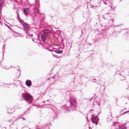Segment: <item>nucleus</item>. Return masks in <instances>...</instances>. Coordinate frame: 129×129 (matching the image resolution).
<instances>
[{
    "mask_svg": "<svg viewBox=\"0 0 129 129\" xmlns=\"http://www.w3.org/2000/svg\"><path fill=\"white\" fill-rule=\"evenodd\" d=\"M77 102L76 100L73 98H70L68 100L67 104L63 105L61 108L69 112L71 110H78L77 107Z\"/></svg>",
    "mask_w": 129,
    "mask_h": 129,
    "instance_id": "nucleus-1",
    "label": "nucleus"
},
{
    "mask_svg": "<svg viewBox=\"0 0 129 129\" xmlns=\"http://www.w3.org/2000/svg\"><path fill=\"white\" fill-rule=\"evenodd\" d=\"M22 96L24 99L29 104L32 103L33 99L32 96L30 94L25 93H22Z\"/></svg>",
    "mask_w": 129,
    "mask_h": 129,
    "instance_id": "nucleus-2",
    "label": "nucleus"
},
{
    "mask_svg": "<svg viewBox=\"0 0 129 129\" xmlns=\"http://www.w3.org/2000/svg\"><path fill=\"white\" fill-rule=\"evenodd\" d=\"M18 10H17L16 12V13L17 15V18L18 20L21 25L23 26V27H24L25 28V29L27 30L28 29V27H29V25L27 23L25 22L23 20L20 18L18 12Z\"/></svg>",
    "mask_w": 129,
    "mask_h": 129,
    "instance_id": "nucleus-3",
    "label": "nucleus"
},
{
    "mask_svg": "<svg viewBox=\"0 0 129 129\" xmlns=\"http://www.w3.org/2000/svg\"><path fill=\"white\" fill-rule=\"evenodd\" d=\"M91 118L90 119L91 121L94 123H95L96 125L98 123L99 119L98 118L97 115L94 116V114H92L91 115Z\"/></svg>",
    "mask_w": 129,
    "mask_h": 129,
    "instance_id": "nucleus-4",
    "label": "nucleus"
},
{
    "mask_svg": "<svg viewBox=\"0 0 129 129\" xmlns=\"http://www.w3.org/2000/svg\"><path fill=\"white\" fill-rule=\"evenodd\" d=\"M48 34H45L44 33L43 34H42L41 36V38L42 41L43 42H44L45 41L47 37H48Z\"/></svg>",
    "mask_w": 129,
    "mask_h": 129,
    "instance_id": "nucleus-5",
    "label": "nucleus"
},
{
    "mask_svg": "<svg viewBox=\"0 0 129 129\" xmlns=\"http://www.w3.org/2000/svg\"><path fill=\"white\" fill-rule=\"evenodd\" d=\"M24 27L23 30H24V31H25V33L26 34H27L28 36L29 37H32V36H33V35L32 34H29L28 33V32L29 31V29L30 28V27L29 25V27H28V29L27 30H27L26 29H25V28H24V27Z\"/></svg>",
    "mask_w": 129,
    "mask_h": 129,
    "instance_id": "nucleus-6",
    "label": "nucleus"
},
{
    "mask_svg": "<svg viewBox=\"0 0 129 129\" xmlns=\"http://www.w3.org/2000/svg\"><path fill=\"white\" fill-rule=\"evenodd\" d=\"M109 14V13H106L104 15H103V17L106 20H109L111 18V17L108 15Z\"/></svg>",
    "mask_w": 129,
    "mask_h": 129,
    "instance_id": "nucleus-7",
    "label": "nucleus"
},
{
    "mask_svg": "<svg viewBox=\"0 0 129 129\" xmlns=\"http://www.w3.org/2000/svg\"><path fill=\"white\" fill-rule=\"evenodd\" d=\"M50 28H46L44 29V33L45 34H48L51 32Z\"/></svg>",
    "mask_w": 129,
    "mask_h": 129,
    "instance_id": "nucleus-8",
    "label": "nucleus"
},
{
    "mask_svg": "<svg viewBox=\"0 0 129 129\" xmlns=\"http://www.w3.org/2000/svg\"><path fill=\"white\" fill-rule=\"evenodd\" d=\"M31 82L30 80H27L26 81L25 84L29 87H30L31 86Z\"/></svg>",
    "mask_w": 129,
    "mask_h": 129,
    "instance_id": "nucleus-9",
    "label": "nucleus"
},
{
    "mask_svg": "<svg viewBox=\"0 0 129 129\" xmlns=\"http://www.w3.org/2000/svg\"><path fill=\"white\" fill-rule=\"evenodd\" d=\"M9 127L12 129H17V125L16 124H12L10 125Z\"/></svg>",
    "mask_w": 129,
    "mask_h": 129,
    "instance_id": "nucleus-10",
    "label": "nucleus"
},
{
    "mask_svg": "<svg viewBox=\"0 0 129 129\" xmlns=\"http://www.w3.org/2000/svg\"><path fill=\"white\" fill-rule=\"evenodd\" d=\"M124 38L127 40H129V34L128 32L125 33L124 35Z\"/></svg>",
    "mask_w": 129,
    "mask_h": 129,
    "instance_id": "nucleus-11",
    "label": "nucleus"
},
{
    "mask_svg": "<svg viewBox=\"0 0 129 129\" xmlns=\"http://www.w3.org/2000/svg\"><path fill=\"white\" fill-rule=\"evenodd\" d=\"M29 10L27 9H24L23 11L25 15H27L29 12Z\"/></svg>",
    "mask_w": 129,
    "mask_h": 129,
    "instance_id": "nucleus-12",
    "label": "nucleus"
},
{
    "mask_svg": "<svg viewBox=\"0 0 129 129\" xmlns=\"http://www.w3.org/2000/svg\"><path fill=\"white\" fill-rule=\"evenodd\" d=\"M67 49L70 50L72 47V43L71 42L68 43H67Z\"/></svg>",
    "mask_w": 129,
    "mask_h": 129,
    "instance_id": "nucleus-13",
    "label": "nucleus"
},
{
    "mask_svg": "<svg viewBox=\"0 0 129 129\" xmlns=\"http://www.w3.org/2000/svg\"><path fill=\"white\" fill-rule=\"evenodd\" d=\"M53 51H54L55 53L57 54H61L62 53L63 51L62 50H57L56 49L55 50H53Z\"/></svg>",
    "mask_w": 129,
    "mask_h": 129,
    "instance_id": "nucleus-14",
    "label": "nucleus"
},
{
    "mask_svg": "<svg viewBox=\"0 0 129 129\" xmlns=\"http://www.w3.org/2000/svg\"><path fill=\"white\" fill-rule=\"evenodd\" d=\"M40 12V10L38 9H36L34 10V13L36 14H38Z\"/></svg>",
    "mask_w": 129,
    "mask_h": 129,
    "instance_id": "nucleus-15",
    "label": "nucleus"
},
{
    "mask_svg": "<svg viewBox=\"0 0 129 129\" xmlns=\"http://www.w3.org/2000/svg\"><path fill=\"white\" fill-rule=\"evenodd\" d=\"M119 31H117L115 32V33H114V36L115 37H116L118 36V34L119 33Z\"/></svg>",
    "mask_w": 129,
    "mask_h": 129,
    "instance_id": "nucleus-16",
    "label": "nucleus"
},
{
    "mask_svg": "<svg viewBox=\"0 0 129 129\" xmlns=\"http://www.w3.org/2000/svg\"><path fill=\"white\" fill-rule=\"evenodd\" d=\"M109 20L110 21L108 22L109 23L111 24H112L113 23L114 20L113 19H111V18Z\"/></svg>",
    "mask_w": 129,
    "mask_h": 129,
    "instance_id": "nucleus-17",
    "label": "nucleus"
},
{
    "mask_svg": "<svg viewBox=\"0 0 129 129\" xmlns=\"http://www.w3.org/2000/svg\"><path fill=\"white\" fill-rule=\"evenodd\" d=\"M125 127L123 125H121L119 126V129H126Z\"/></svg>",
    "mask_w": 129,
    "mask_h": 129,
    "instance_id": "nucleus-18",
    "label": "nucleus"
},
{
    "mask_svg": "<svg viewBox=\"0 0 129 129\" xmlns=\"http://www.w3.org/2000/svg\"><path fill=\"white\" fill-rule=\"evenodd\" d=\"M47 126V124H43L42 126V128H41L42 129H44Z\"/></svg>",
    "mask_w": 129,
    "mask_h": 129,
    "instance_id": "nucleus-19",
    "label": "nucleus"
},
{
    "mask_svg": "<svg viewBox=\"0 0 129 129\" xmlns=\"http://www.w3.org/2000/svg\"><path fill=\"white\" fill-rule=\"evenodd\" d=\"M126 67H127L126 68V69H124V70L125 71L126 70H127V69H129V62H128L127 63H126Z\"/></svg>",
    "mask_w": 129,
    "mask_h": 129,
    "instance_id": "nucleus-20",
    "label": "nucleus"
},
{
    "mask_svg": "<svg viewBox=\"0 0 129 129\" xmlns=\"http://www.w3.org/2000/svg\"><path fill=\"white\" fill-rule=\"evenodd\" d=\"M4 3V0H0V5H2Z\"/></svg>",
    "mask_w": 129,
    "mask_h": 129,
    "instance_id": "nucleus-21",
    "label": "nucleus"
},
{
    "mask_svg": "<svg viewBox=\"0 0 129 129\" xmlns=\"http://www.w3.org/2000/svg\"><path fill=\"white\" fill-rule=\"evenodd\" d=\"M101 65L102 66H104L105 65V63L104 62V61L102 62L101 63Z\"/></svg>",
    "mask_w": 129,
    "mask_h": 129,
    "instance_id": "nucleus-22",
    "label": "nucleus"
},
{
    "mask_svg": "<svg viewBox=\"0 0 129 129\" xmlns=\"http://www.w3.org/2000/svg\"><path fill=\"white\" fill-rule=\"evenodd\" d=\"M5 24L6 25V26H7L8 27V28H9V29H10V30H12V29L11 28H10V27L9 26V25H7L6 24Z\"/></svg>",
    "mask_w": 129,
    "mask_h": 129,
    "instance_id": "nucleus-23",
    "label": "nucleus"
},
{
    "mask_svg": "<svg viewBox=\"0 0 129 129\" xmlns=\"http://www.w3.org/2000/svg\"><path fill=\"white\" fill-rule=\"evenodd\" d=\"M61 46L62 47L64 48V43L62 42H61Z\"/></svg>",
    "mask_w": 129,
    "mask_h": 129,
    "instance_id": "nucleus-24",
    "label": "nucleus"
},
{
    "mask_svg": "<svg viewBox=\"0 0 129 129\" xmlns=\"http://www.w3.org/2000/svg\"><path fill=\"white\" fill-rule=\"evenodd\" d=\"M111 119H110L108 118H107V120L108 122H110V121Z\"/></svg>",
    "mask_w": 129,
    "mask_h": 129,
    "instance_id": "nucleus-25",
    "label": "nucleus"
},
{
    "mask_svg": "<svg viewBox=\"0 0 129 129\" xmlns=\"http://www.w3.org/2000/svg\"><path fill=\"white\" fill-rule=\"evenodd\" d=\"M44 47H45V49H47L48 50H49V51H52V50L50 49H47V48H46V47L44 46Z\"/></svg>",
    "mask_w": 129,
    "mask_h": 129,
    "instance_id": "nucleus-26",
    "label": "nucleus"
},
{
    "mask_svg": "<svg viewBox=\"0 0 129 129\" xmlns=\"http://www.w3.org/2000/svg\"><path fill=\"white\" fill-rule=\"evenodd\" d=\"M121 78H122V79H121V80L122 81L123 80V78H124V77L123 76H121Z\"/></svg>",
    "mask_w": 129,
    "mask_h": 129,
    "instance_id": "nucleus-27",
    "label": "nucleus"
},
{
    "mask_svg": "<svg viewBox=\"0 0 129 129\" xmlns=\"http://www.w3.org/2000/svg\"><path fill=\"white\" fill-rule=\"evenodd\" d=\"M20 72H19V75H17L16 76V78H18L19 77V76H20Z\"/></svg>",
    "mask_w": 129,
    "mask_h": 129,
    "instance_id": "nucleus-28",
    "label": "nucleus"
},
{
    "mask_svg": "<svg viewBox=\"0 0 129 129\" xmlns=\"http://www.w3.org/2000/svg\"><path fill=\"white\" fill-rule=\"evenodd\" d=\"M5 47V45L4 44L3 46V50L4 51Z\"/></svg>",
    "mask_w": 129,
    "mask_h": 129,
    "instance_id": "nucleus-29",
    "label": "nucleus"
},
{
    "mask_svg": "<svg viewBox=\"0 0 129 129\" xmlns=\"http://www.w3.org/2000/svg\"><path fill=\"white\" fill-rule=\"evenodd\" d=\"M84 86L85 87H87L88 86V85H86V84H85Z\"/></svg>",
    "mask_w": 129,
    "mask_h": 129,
    "instance_id": "nucleus-30",
    "label": "nucleus"
},
{
    "mask_svg": "<svg viewBox=\"0 0 129 129\" xmlns=\"http://www.w3.org/2000/svg\"><path fill=\"white\" fill-rule=\"evenodd\" d=\"M129 112V111H125L124 112V113L125 114H126V113H128V112Z\"/></svg>",
    "mask_w": 129,
    "mask_h": 129,
    "instance_id": "nucleus-31",
    "label": "nucleus"
},
{
    "mask_svg": "<svg viewBox=\"0 0 129 129\" xmlns=\"http://www.w3.org/2000/svg\"><path fill=\"white\" fill-rule=\"evenodd\" d=\"M12 30V31H13V32H14V33H16V34H19V33H18L16 32L15 31H13V30Z\"/></svg>",
    "mask_w": 129,
    "mask_h": 129,
    "instance_id": "nucleus-32",
    "label": "nucleus"
},
{
    "mask_svg": "<svg viewBox=\"0 0 129 129\" xmlns=\"http://www.w3.org/2000/svg\"><path fill=\"white\" fill-rule=\"evenodd\" d=\"M111 8L113 9V12H115V10H114V9H113V8H112V6H111Z\"/></svg>",
    "mask_w": 129,
    "mask_h": 129,
    "instance_id": "nucleus-33",
    "label": "nucleus"
},
{
    "mask_svg": "<svg viewBox=\"0 0 129 129\" xmlns=\"http://www.w3.org/2000/svg\"><path fill=\"white\" fill-rule=\"evenodd\" d=\"M2 9V7H1L0 8V12L1 13V11Z\"/></svg>",
    "mask_w": 129,
    "mask_h": 129,
    "instance_id": "nucleus-34",
    "label": "nucleus"
},
{
    "mask_svg": "<svg viewBox=\"0 0 129 129\" xmlns=\"http://www.w3.org/2000/svg\"><path fill=\"white\" fill-rule=\"evenodd\" d=\"M15 26H16L18 28H20V29H22V28H21L20 27H19V26H18L17 25H15Z\"/></svg>",
    "mask_w": 129,
    "mask_h": 129,
    "instance_id": "nucleus-35",
    "label": "nucleus"
},
{
    "mask_svg": "<svg viewBox=\"0 0 129 129\" xmlns=\"http://www.w3.org/2000/svg\"><path fill=\"white\" fill-rule=\"evenodd\" d=\"M125 113H124H124H122L121 115H120L119 116H120L121 115H123V114H125Z\"/></svg>",
    "mask_w": 129,
    "mask_h": 129,
    "instance_id": "nucleus-36",
    "label": "nucleus"
},
{
    "mask_svg": "<svg viewBox=\"0 0 129 129\" xmlns=\"http://www.w3.org/2000/svg\"><path fill=\"white\" fill-rule=\"evenodd\" d=\"M92 79H93L94 81H96V79L94 78H92Z\"/></svg>",
    "mask_w": 129,
    "mask_h": 129,
    "instance_id": "nucleus-37",
    "label": "nucleus"
},
{
    "mask_svg": "<svg viewBox=\"0 0 129 129\" xmlns=\"http://www.w3.org/2000/svg\"><path fill=\"white\" fill-rule=\"evenodd\" d=\"M14 2L16 3H17L18 2V1H17V0H14Z\"/></svg>",
    "mask_w": 129,
    "mask_h": 129,
    "instance_id": "nucleus-38",
    "label": "nucleus"
},
{
    "mask_svg": "<svg viewBox=\"0 0 129 129\" xmlns=\"http://www.w3.org/2000/svg\"><path fill=\"white\" fill-rule=\"evenodd\" d=\"M33 106H36V107L38 106H37V105H34V104H33Z\"/></svg>",
    "mask_w": 129,
    "mask_h": 129,
    "instance_id": "nucleus-39",
    "label": "nucleus"
},
{
    "mask_svg": "<svg viewBox=\"0 0 129 129\" xmlns=\"http://www.w3.org/2000/svg\"><path fill=\"white\" fill-rule=\"evenodd\" d=\"M93 82H96L97 83V84H99V83H98L97 82H96V81H93Z\"/></svg>",
    "mask_w": 129,
    "mask_h": 129,
    "instance_id": "nucleus-40",
    "label": "nucleus"
},
{
    "mask_svg": "<svg viewBox=\"0 0 129 129\" xmlns=\"http://www.w3.org/2000/svg\"><path fill=\"white\" fill-rule=\"evenodd\" d=\"M29 109H28L26 111L27 112H28L29 113Z\"/></svg>",
    "mask_w": 129,
    "mask_h": 129,
    "instance_id": "nucleus-41",
    "label": "nucleus"
},
{
    "mask_svg": "<svg viewBox=\"0 0 129 129\" xmlns=\"http://www.w3.org/2000/svg\"><path fill=\"white\" fill-rule=\"evenodd\" d=\"M2 129H6V127H3L2 128Z\"/></svg>",
    "mask_w": 129,
    "mask_h": 129,
    "instance_id": "nucleus-42",
    "label": "nucleus"
},
{
    "mask_svg": "<svg viewBox=\"0 0 129 129\" xmlns=\"http://www.w3.org/2000/svg\"><path fill=\"white\" fill-rule=\"evenodd\" d=\"M104 3L105 4H106V2H104Z\"/></svg>",
    "mask_w": 129,
    "mask_h": 129,
    "instance_id": "nucleus-43",
    "label": "nucleus"
},
{
    "mask_svg": "<svg viewBox=\"0 0 129 129\" xmlns=\"http://www.w3.org/2000/svg\"><path fill=\"white\" fill-rule=\"evenodd\" d=\"M86 118L87 120H88V117H87V116L86 117Z\"/></svg>",
    "mask_w": 129,
    "mask_h": 129,
    "instance_id": "nucleus-44",
    "label": "nucleus"
},
{
    "mask_svg": "<svg viewBox=\"0 0 129 129\" xmlns=\"http://www.w3.org/2000/svg\"><path fill=\"white\" fill-rule=\"evenodd\" d=\"M108 65H109V64H108V63H107V64H106V66H108Z\"/></svg>",
    "mask_w": 129,
    "mask_h": 129,
    "instance_id": "nucleus-45",
    "label": "nucleus"
},
{
    "mask_svg": "<svg viewBox=\"0 0 129 129\" xmlns=\"http://www.w3.org/2000/svg\"><path fill=\"white\" fill-rule=\"evenodd\" d=\"M127 71L128 72V73H129V70H127Z\"/></svg>",
    "mask_w": 129,
    "mask_h": 129,
    "instance_id": "nucleus-46",
    "label": "nucleus"
},
{
    "mask_svg": "<svg viewBox=\"0 0 129 129\" xmlns=\"http://www.w3.org/2000/svg\"><path fill=\"white\" fill-rule=\"evenodd\" d=\"M33 40V42H35L34 41V40L33 39V40Z\"/></svg>",
    "mask_w": 129,
    "mask_h": 129,
    "instance_id": "nucleus-47",
    "label": "nucleus"
},
{
    "mask_svg": "<svg viewBox=\"0 0 129 129\" xmlns=\"http://www.w3.org/2000/svg\"><path fill=\"white\" fill-rule=\"evenodd\" d=\"M20 2H21L22 1V0H20Z\"/></svg>",
    "mask_w": 129,
    "mask_h": 129,
    "instance_id": "nucleus-48",
    "label": "nucleus"
},
{
    "mask_svg": "<svg viewBox=\"0 0 129 129\" xmlns=\"http://www.w3.org/2000/svg\"><path fill=\"white\" fill-rule=\"evenodd\" d=\"M45 102H46V101H43V103H44Z\"/></svg>",
    "mask_w": 129,
    "mask_h": 129,
    "instance_id": "nucleus-49",
    "label": "nucleus"
},
{
    "mask_svg": "<svg viewBox=\"0 0 129 129\" xmlns=\"http://www.w3.org/2000/svg\"><path fill=\"white\" fill-rule=\"evenodd\" d=\"M26 1H27V3H28V0H26Z\"/></svg>",
    "mask_w": 129,
    "mask_h": 129,
    "instance_id": "nucleus-50",
    "label": "nucleus"
},
{
    "mask_svg": "<svg viewBox=\"0 0 129 129\" xmlns=\"http://www.w3.org/2000/svg\"><path fill=\"white\" fill-rule=\"evenodd\" d=\"M81 32H82V33H83V32H82V30H81Z\"/></svg>",
    "mask_w": 129,
    "mask_h": 129,
    "instance_id": "nucleus-51",
    "label": "nucleus"
},
{
    "mask_svg": "<svg viewBox=\"0 0 129 129\" xmlns=\"http://www.w3.org/2000/svg\"><path fill=\"white\" fill-rule=\"evenodd\" d=\"M10 24V25L11 26H12V25H11V24Z\"/></svg>",
    "mask_w": 129,
    "mask_h": 129,
    "instance_id": "nucleus-52",
    "label": "nucleus"
},
{
    "mask_svg": "<svg viewBox=\"0 0 129 129\" xmlns=\"http://www.w3.org/2000/svg\"><path fill=\"white\" fill-rule=\"evenodd\" d=\"M23 118V119H24L25 120V119H24V118Z\"/></svg>",
    "mask_w": 129,
    "mask_h": 129,
    "instance_id": "nucleus-53",
    "label": "nucleus"
},
{
    "mask_svg": "<svg viewBox=\"0 0 129 129\" xmlns=\"http://www.w3.org/2000/svg\"><path fill=\"white\" fill-rule=\"evenodd\" d=\"M3 56H4V53H3Z\"/></svg>",
    "mask_w": 129,
    "mask_h": 129,
    "instance_id": "nucleus-54",
    "label": "nucleus"
},
{
    "mask_svg": "<svg viewBox=\"0 0 129 129\" xmlns=\"http://www.w3.org/2000/svg\"><path fill=\"white\" fill-rule=\"evenodd\" d=\"M113 125H115V124H113Z\"/></svg>",
    "mask_w": 129,
    "mask_h": 129,
    "instance_id": "nucleus-55",
    "label": "nucleus"
},
{
    "mask_svg": "<svg viewBox=\"0 0 129 129\" xmlns=\"http://www.w3.org/2000/svg\"><path fill=\"white\" fill-rule=\"evenodd\" d=\"M114 8H115V7H114Z\"/></svg>",
    "mask_w": 129,
    "mask_h": 129,
    "instance_id": "nucleus-56",
    "label": "nucleus"
},
{
    "mask_svg": "<svg viewBox=\"0 0 129 129\" xmlns=\"http://www.w3.org/2000/svg\"><path fill=\"white\" fill-rule=\"evenodd\" d=\"M26 38H28V37L27 36V37H26Z\"/></svg>",
    "mask_w": 129,
    "mask_h": 129,
    "instance_id": "nucleus-57",
    "label": "nucleus"
},
{
    "mask_svg": "<svg viewBox=\"0 0 129 129\" xmlns=\"http://www.w3.org/2000/svg\"><path fill=\"white\" fill-rule=\"evenodd\" d=\"M20 101H21L22 100V99H20Z\"/></svg>",
    "mask_w": 129,
    "mask_h": 129,
    "instance_id": "nucleus-58",
    "label": "nucleus"
},
{
    "mask_svg": "<svg viewBox=\"0 0 129 129\" xmlns=\"http://www.w3.org/2000/svg\"><path fill=\"white\" fill-rule=\"evenodd\" d=\"M89 129H91L90 128V127H89Z\"/></svg>",
    "mask_w": 129,
    "mask_h": 129,
    "instance_id": "nucleus-59",
    "label": "nucleus"
},
{
    "mask_svg": "<svg viewBox=\"0 0 129 129\" xmlns=\"http://www.w3.org/2000/svg\"><path fill=\"white\" fill-rule=\"evenodd\" d=\"M90 45V43H89V45Z\"/></svg>",
    "mask_w": 129,
    "mask_h": 129,
    "instance_id": "nucleus-60",
    "label": "nucleus"
},
{
    "mask_svg": "<svg viewBox=\"0 0 129 129\" xmlns=\"http://www.w3.org/2000/svg\"><path fill=\"white\" fill-rule=\"evenodd\" d=\"M56 57V58H58V57Z\"/></svg>",
    "mask_w": 129,
    "mask_h": 129,
    "instance_id": "nucleus-61",
    "label": "nucleus"
},
{
    "mask_svg": "<svg viewBox=\"0 0 129 129\" xmlns=\"http://www.w3.org/2000/svg\"><path fill=\"white\" fill-rule=\"evenodd\" d=\"M17 70H18V71H19V70H18L17 69Z\"/></svg>",
    "mask_w": 129,
    "mask_h": 129,
    "instance_id": "nucleus-62",
    "label": "nucleus"
},
{
    "mask_svg": "<svg viewBox=\"0 0 129 129\" xmlns=\"http://www.w3.org/2000/svg\"><path fill=\"white\" fill-rule=\"evenodd\" d=\"M127 103H125V104H127Z\"/></svg>",
    "mask_w": 129,
    "mask_h": 129,
    "instance_id": "nucleus-63",
    "label": "nucleus"
},
{
    "mask_svg": "<svg viewBox=\"0 0 129 129\" xmlns=\"http://www.w3.org/2000/svg\"><path fill=\"white\" fill-rule=\"evenodd\" d=\"M53 56H55L54 55H53Z\"/></svg>",
    "mask_w": 129,
    "mask_h": 129,
    "instance_id": "nucleus-64",
    "label": "nucleus"
}]
</instances>
